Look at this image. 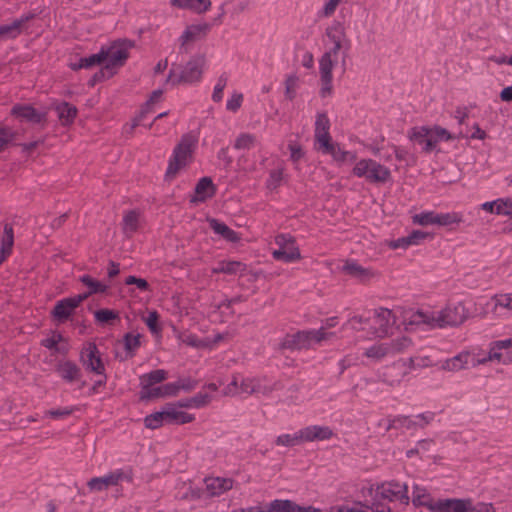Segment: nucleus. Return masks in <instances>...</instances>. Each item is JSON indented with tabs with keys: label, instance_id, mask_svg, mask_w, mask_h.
<instances>
[{
	"label": "nucleus",
	"instance_id": "obj_1",
	"mask_svg": "<svg viewBox=\"0 0 512 512\" xmlns=\"http://www.w3.org/2000/svg\"><path fill=\"white\" fill-rule=\"evenodd\" d=\"M468 318V311L461 302L448 304L443 309H418L405 313L403 324L406 330L436 329L462 324Z\"/></svg>",
	"mask_w": 512,
	"mask_h": 512
},
{
	"label": "nucleus",
	"instance_id": "obj_2",
	"mask_svg": "<svg viewBox=\"0 0 512 512\" xmlns=\"http://www.w3.org/2000/svg\"><path fill=\"white\" fill-rule=\"evenodd\" d=\"M279 389V383L263 377H248L240 373L232 376L231 382L224 388L223 395L235 397L240 395L270 396Z\"/></svg>",
	"mask_w": 512,
	"mask_h": 512
},
{
	"label": "nucleus",
	"instance_id": "obj_3",
	"mask_svg": "<svg viewBox=\"0 0 512 512\" xmlns=\"http://www.w3.org/2000/svg\"><path fill=\"white\" fill-rule=\"evenodd\" d=\"M413 341L402 335L394 339L378 341L367 347L363 355L373 363H379L388 357H393L410 349Z\"/></svg>",
	"mask_w": 512,
	"mask_h": 512
},
{
	"label": "nucleus",
	"instance_id": "obj_4",
	"mask_svg": "<svg viewBox=\"0 0 512 512\" xmlns=\"http://www.w3.org/2000/svg\"><path fill=\"white\" fill-rule=\"evenodd\" d=\"M196 144L197 139L191 133H186L181 137L169 161L165 174L166 178H173L182 167H185L192 160Z\"/></svg>",
	"mask_w": 512,
	"mask_h": 512
},
{
	"label": "nucleus",
	"instance_id": "obj_5",
	"mask_svg": "<svg viewBox=\"0 0 512 512\" xmlns=\"http://www.w3.org/2000/svg\"><path fill=\"white\" fill-rule=\"evenodd\" d=\"M335 336L332 332H326L325 328L318 330L301 331L296 334L287 336L284 345L290 349H308L316 344L329 341Z\"/></svg>",
	"mask_w": 512,
	"mask_h": 512
},
{
	"label": "nucleus",
	"instance_id": "obj_6",
	"mask_svg": "<svg viewBox=\"0 0 512 512\" xmlns=\"http://www.w3.org/2000/svg\"><path fill=\"white\" fill-rule=\"evenodd\" d=\"M205 64V55L196 54L186 63L179 75H175L173 70H171L166 82H170L173 85H178L181 83L191 84L198 82L202 78Z\"/></svg>",
	"mask_w": 512,
	"mask_h": 512
},
{
	"label": "nucleus",
	"instance_id": "obj_7",
	"mask_svg": "<svg viewBox=\"0 0 512 512\" xmlns=\"http://www.w3.org/2000/svg\"><path fill=\"white\" fill-rule=\"evenodd\" d=\"M409 374L410 369L405 358H399L390 365L382 367L377 373V379L390 388H397Z\"/></svg>",
	"mask_w": 512,
	"mask_h": 512
},
{
	"label": "nucleus",
	"instance_id": "obj_8",
	"mask_svg": "<svg viewBox=\"0 0 512 512\" xmlns=\"http://www.w3.org/2000/svg\"><path fill=\"white\" fill-rule=\"evenodd\" d=\"M353 173L358 177H365L371 183H386L391 178L390 170L372 159L357 162Z\"/></svg>",
	"mask_w": 512,
	"mask_h": 512
},
{
	"label": "nucleus",
	"instance_id": "obj_9",
	"mask_svg": "<svg viewBox=\"0 0 512 512\" xmlns=\"http://www.w3.org/2000/svg\"><path fill=\"white\" fill-rule=\"evenodd\" d=\"M134 47V42L127 39H119L107 47H101L106 54V68L116 71L122 67L129 57V50Z\"/></svg>",
	"mask_w": 512,
	"mask_h": 512
},
{
	"label": "nucleus",
	"instance_id": "obj_10",
	"mask_svg": "<svg viewBox=\"0 0 512 512\" xmlns=\"http://www.w3.org/2000/svg\"><path fill=\"white\" fill-rule=\"evenodd\" d=\"M396 323L395 315L389 309L381 308L376 311L374 317L370 319L369 335L377 338H386L393 336V327Z\"/></svg>",
	"mask_w": 512,
	"mask_h": 512
},
{
	"label": "nucleus",
	"instance_id": "obj_11",
	"mask_svg": "<svg viewBox=\"0 0 512 512\" xmlns=\"http://www.w3.org/2000/svg\"><path fill=\"white\" fill-rule=\"evenodd\" d=\"M131 482L132 475L129 471H124L122 469H118L101 477L91 478L87 482V487L89 492L98 493L106 491L108 488L112 486H117L121 482Z\"/></svg>",
	"mask_w": 512,
	"mask_h": 512
},
{
	"label": "nucleus",
	"instance_id": "obj_12",
	"mask_svg": "<svg viewBox=\"0 0 512 512\" xmlns=\"http://www.w3.org/2000/svg\"><path fill=\"white\" fill-rule=\"evenodd\" d=\"M435 236V232L426 227L412 229L407 235L388 242L391 249L406 250L412 246L421 245L427 241H431Z\"/></svg>",
	"mask_w": 512,
	"mask_h": 512
},
{
	"label": "nucleus",
	"instance_id": "obj_13",
	"mask_svg": "<svg viewBox=\"0 0 512 512\" xmlns=\"http://www.w3.org/2000/svg\"><path fill=\"white\" fill-rule=\"evenodd\" d=\"M275 241L278 248L272 252L274 259L286 263L295 262L301 259L300 250L293 237L281 234L276 237Z\"/></svg>",
	"mask_w": 512,
	"mask_h": 512
},
{
	"label": "nucleus",
	"instance_id": "obj_14",
	"mask_svg": "<svg viewBox=\"0 0 512 512\" xmlns=\"http://www.w3.org/2000/svg\"><path fill=\"white\" fill-rule=\"evenodd\" d=\"M465 221L467 219L459 212L436 214L429 211L415 214L412 217L413 224H458Z\"/></svg>",
	"mask_w": 512,
	"mask_h": 512
},
{
	"label": "nucleus",
	"instance_id": "obj_15",
	"mask_svg": "<svg viewBox=\"0 0 512 512\" xmlns=\"http://www.w3.org/2000/svg\"><path fill=\"white\" fill-rule=\"evenodd\" d=\"M81 362L83 366L98 375H104L105 365L101 353L94 343H87L81 351Z\"/></svg>",
	"mask_w": 512,
	"mask_h": 512
},
{
	"label": "nucleus",
	"instance_id": "obj_16",
	"mask_svg": "<svg viewBox=\"0 0 512 512\" xmlns=\"http://www.w3.org/2000/svg\"><path fill=\"white\" fill-rule=\"evenodd\" d=\"M377 491L383 499L399 501L403 504H408L409 502L408 487L404 483L394 480L384 482L377 488Z\"/></svg>",
	"mask_w": 512,
	"mask_h": 512
},
{
	"label": "nucleus",
	"instance_id": "obj_17",
	"mask_svg": "<svg viewBox=\"0 0 512 512\" xmlns=\"http://www.w3.org/2000/svg\"><path fill=\"white\" fill-rule=\"evenodd\" d=\"M211 26L208 23L194 24L186 28L183 34L180 36V53L188 54L190 50V44L205 37L209 32Z\"/></svg>",
	"mask_w": 512,
	"mask_h": 512
},
{
	"label": "nucleus",
	"instance_id": "obj_18",
	"mask_svg": "<svg viewBox=\"0 0 512 512\" xmlns=\"http://www.w3.org/2000/svg\"><path fill=\"white\" fill-rule=\"evenodd\" d=\"M488 359H495L497 363L504 365L512 364V337L491 342Z\"/></svg>",
	"mask_w": 512,
	"mask_h": 512
},
{
	"label": "nucleus",
	"instance_id": "obj_19",
	"mask_svg": "<svg viewBox=\"0 0 512 512\" xmlns=\"http://www.w3.org/2000/svg\"><path fill=\"white\" fill-rule=\"evenodd\" d=\"M342 272L361 283H368L379 276L378 272L370 267H364L353 260H346Z\"/></svg>",
	"mask_w": 512,
	"mask_h": 512
},
{
	"label": "nucleus",
	"instance_id": "obj_20",
	"mask_svg": "<svg viewBox=\"0 0 512 512\" xmlns=\"http://www.w3.org/2000/svg\"><path fill=\"white\" fill-rule=\"evenodd\" d=\"M335 62L329 58V53H324L319 60V72L321 89L320 96L325 98L332 92V70Z\"/></svg>",
	"mask_w": 512,
	"mask_h": 512
},
{
	"label": "nucleus",
	"instance_id": "obj_21",
	"mask_svg": "<svg viewBox=\"0 0 512 512\" xmlns=\"http://www.w3.org/2000/svg\"><path fill=\"white\" fill-rule=\"evenodd\" d=\"M88 298V294H79L58 301L52 311V315L58 320H66L73 311Z\"/></svg>",
	"mask_w": 512,
	"mask_h": 512
},
{
	"label": "nucleus",
	"instance_id": "obj_22",
	"mask_svg": "<svg viewBox=\"0 0 512 512\" xmlns=\"http://www.w3.org/2000/svg\"><path fill=\"white\" fill-rule=\"evenodd\" d=\"M302 442H314L329 440L334 436L333 430L329 426L309 425L300 429Z\"/></svg>",
	"mask_w": 512,
	"mask_h": 512
},
{
	"label": "nucleus",
	"instance_id": "obj_23",
	"mask_svg": "<svg viewBox=\"0 0 512 512\" xmlns=\"http://www.w3.org/2000/svg\"><path fill=\"white\" fill-rule=\"evenodd\" d=\"M166 423L182 425L194 421L195 416L179 408L175 403H168L163 407Z\"/></svg>",
	"mask_w": 512,
	"mask_h": 512
},
{
	"label": "nucleus",
	"instance_id": "obj_24",
	"mask_svg": "<svg viewBox=\"0 0 512 512\" xmlns=\"http://www.w3.org/2000/svg\"><path fill=\"white\" fill-rule=\"evenodd\" d=\"M470 507V499H443L437 500L432 512H467Z\"/></svg>",
	"mask_w": 512,
	"mask_h": 512
},
{
	"label": "nucleus",
	"instance_id": "obj_25",
	"mask_svg": "<svg viewBox=\"0 0 512 512\" xmlns=\"http://www.w3.org/2000/svg\"><path fill=\"white\" fill-rule=\"evenodd\" d=\"M12 114L32 123H45L47 120L46 112H39L30 105H16Z\"/></svg>",
	"mask_w": 512,
	"mask_h": 512
},
{
	"label": "nucleus",
	"instance_id": "obj_26",
	"mask_svg": "<svg viewBox=\"0 0 512 512\" xmlns=\"http://www.w3.org/2000/svg\"><path fill=\"white\" fill-rule=\"evenodd\" d=\"M231 478L208 477L205 479V489L210 496H219L233 487Z\"/></svg>",
	"mask_w": 512,
	"mask_h": 512
},
{
	"label": "nucleus",
	"instance_id": "obj_27",
	"mask_svg": "<svg viewBox=\"0 0 512 512\" xmlns=\"http://www.w3.org/2000/svg\"><path fill=\"white\" fill-rule=\"evenodd\" d=\"M247 272V265L243 262L236 260H222L212 268V273H223L227 275L244 276Z\"/></svg>",
	"mask_w": 512,
	"mask_h": 512
},
{
	"label": "nucleus",
	"instance_id": "obj_28",
	"mask_svg": "<svg viewBox=\"0 0 512 512\" xmlns=\"http://www.w3.org/2000/svg\"><path fill=\"white\" fill-rule=\"evenodd\" d=\"M34 18V14H26L21 16L19 19L14 20L10 24L0 26V38L2 39H13L16 38L20 33L22 26L29 20Z\"/></svg>",
	"mask_w": 512,
	"mask_h": 512
},
{
	"label": "nucleus",
	"instance_id": "obj_29",
	"mask_svg": "<svg viewBox=\"0 0 512 512\" xmlns=\"http://www.w3.org/2000/svg\"><path fill=\"white\" fill-rule=\"evenodd\" d=\"M195 194L191 197V202H203L212 197L215 192V187L210 177L201 178L195 186Z\"/></svg>",
	"mask_w": 512,
	"mask_h": 512
},
{
	"label": "nucleus",
	"instance_id": "obj_30",
	"mask_svg": "<svg viewBox=\"0 0 512 512\" xmlns=\"http://www.w3.org/2000/svg\"><path fill=\"white\" fill-rule=\"evenodd\" d=\"M471 359L469 352H461L452 358H448L441 363L440 368L448 372H458L467 367Z\"/></svg>",
	"mask_w": 512,
	"mask_h": 512
},
{
	"label": "nucleus",
	"instance_id": "obj_31",
	"mask_svg": "<svg viewBox=\"0 0 512 512\" xmlns=\"http://www.w3.org/2000/svg\"><path fill=\"white\" fill-rule=\"evenodd\" d=\"M41 344L47 349L53 350L55 353L59 354H66L69 350L66 339L57 332H52L41 341Z\"/></svg>",
	"mask_w": 512,
	"mask_h": 512
},
{
	"label": "nucleus",
	"instance_id": "obj_32",
	"mask_svg": "<svg viewBox=\"0 0 512 512\" xmlns=\"http://www.w3.org/2000/svg\"><path fill=\"white\" fill-rule=\"evenodd\" d=\"M172 6L189 9L197 14L206 12L211 7L210 0H170Z\"/></svg>",
	"mask_w": 512,
	"mask_h": 512
},
{
	"label": "nucleus",
	"instance_id": "obj_33",
	"mask_svg": "<svg viewBox=\"0 0 512 512\" xmlns=\"http://www.w3.org/2000/svg\"><path fill=\"white\" fill-rule=\"evenodd\" d=\"M56 371L63 380L70 383L78 380L81 374L79 367L71 361L60 362L56 367Z\"/></svg>",
	"mask_w": 512,
	"mask_h": 512
},
{
	"label": "nucleus",
	"instance_id": "obj_34",
	"mask_svg": "<svg viewBox=\"0 0 512 512\" xmlns=\"http://www.w3.org/2000/svg\"><path fill=\"white\" fill-rule=\"evenodd\" d=\"M436 501L437 500H434L425 488L419 487L418 485L413 487L412 502L415 506H424L432 512V507H435Z\"/></svg>",
	"mask_w": 512,
	"mask_h": 512
},
{
	"label": "nucleus",
	"instance_id": "obj_35",
	"mask_svg": "<svg viewBox=\"0 0 512 512\" xmlns=\"http://www.w3.org/2000/svg\"><path fill=\"white\" fill-rule=\"evenodd\" d=\"M14 244V232L11 226H5L0 240V265L11 254Z\"/></svg>",
	"mask_w": 512,
	"mask_h": 512
},
{
	"label": "nucleus",
	"instance_id": "obj_36",
	"mask_svg": "<svg viewBox=\"0 0 512 512\" xmlns=\"http://www.w3.org/2000/svg\"><path fill=\"white\" fill-rule=\"evenodd\" d=\"M269 512H300L301 506L289 499H276L268 504Z\"/></svg>",
	"mask_w": 512,
	"mask_h": 512
},
{
	"label": "nucleus",
	"instance_id": "obj_37",
	"mask_svg": "<svg viewBox=\"0 0 512 512\" xmlns=\"http://www.w3.org/2000/svg\"><path fill=\"white\" fill-rule=\"evenodd\" d=\"M55 110L63 125L72 123L77 115V108L68 102H62L56 105Z\"/></svg>",
	"mask_w": 512,
	"mask_h": 512
},
{
	"label": "nucleus",
	"instance_id": "obj_38",
	"mask_svg": "<svg viewBox=\"0 0 512 512\" xmlns=\"http://www.w3.org/2000/svg\"><path fill=\"white\" fill-rule=\"evenodd\" d=\"M167 376V371L163 369L154 370L140 377V385L153 386L166 380Z\"/></svg>",
	"mask_w": 512,
	"mask_h": 512
},
{
	"label": "nucleus",
	"instance_id": "obj_39",
	"mask_svg": "<svg viewBox=\"0 0 512 512\" xmlns=\"http://www.w3.org/2000/svg\"><path fill=\"white\" fill-rule=\"evenodd\" d=\"M275 444L281 447H293L303 444L302 437L300 436V430L293 434H281L276 437Z\"/></svg>",
	"mask_w": 512,
	"mask_h": 512
},
{
	"label": "nucleus",
	"instance_id": "obj_40",
	"mask_svg": "<svg viewBox=\"0 0 512 512\" xmlns=\"http://www.w3.org/2000/svg\"><path fill=\"white\" fill-rule=\"evenodd\" d=\"M410 372L415 369H423L433 366V361L428 355H415L409 358H405Z\"/></svg>",
	"mask_w": 512,
	"mask_h": 512
},
{
	"label": "nucleus",
	"instance_id": "obj_41",
	"mask_svg": "<svg viewBox=\"0 0 512 512\" xmlns=\"http://www.w3.org/2000/svg\"><path fill=\"white\" fill-rule=\"evenodd\" d=\"M80 281L89 288V291L86 293L88 294V297L91 294L95 293H104L108 289V285L103 284L100 281H97L90 277L89 275H83L80 277Z\"/></svg>",
	"mask_w": 512,
	"mask_h": 512
},
{
	"label": "nucleus",
	"instance_id": "obj_42",
	"mask_svg": "<svg viewBox=\"0 0 512 512\" xmlns=\"http://www.w3.org/2000/svg\"><path fill=\"white\" fill-rule=\"evenodd\" d=\"M144 423L149 429H157L167 424L163 408L160 411L147 415L144 419Z\"/></svg>",
	"mask_w": 512,
	"mask_h": 512
},
{
	"label": "nucleus",
	"instance_id": "obj_43",
	"mask_svg": "<svg viewBox=\"0 0 512 512\" xmlns=\"http://www.w3.org/2000/svg\"><path fill=\"white\" fill-rule=\"evenodd\" d=\"M141 345V334L137 333H127L124 336V347L125 350L130 354V356H133L135 351L140 347Z\"/></svg>",
	"mask_w": 512,
	"mask_h": 512
},
{
	"label": "nucleus",
	"instance_id": "obj_44",
	"mask_svg": "<svg viewBox=\"0 0 512 512\" xmlns=\"http://www.w3.org/2000/svg\"><path fill=\"white\" fill-rule=\"evenodd\" d=\"M142 320L147 325L151 333L159 334L161 332L162 327L159 324V314L157 311H149L147 316L143 317Z\"/></svg>",
	"mask_w": 512,
	"mask_h": 512
},
{
	"label": "nucleus",
	"instance_id": "obj_45",
	"mask_svg": "<svg viewBox=\"0 0 512 512\" xmlns=\"http://www.w3.org/2000/svg\"><path fill=\"white\" fill-rule=\"evenodd\" d=\"M347 326L353 331H367L369 334L370 319L363 318L362 316H354L348 321Z\"/></svg>",
	"mask_w": 512,
	"mask_h": 512
},
{
	"label": "nucleus",
	"instance_id": "obj_46",
	"mask_svg": "<svg viewBox=\"0 0 512 512\" xmlns=\"http://www.w3.org/2000/svg\"><path fill=\"white\" fill-rule=\"evenodd\" d=\"M431 133H432V129H430V128H427L424 126L414 127L411 129V131L409 133V138L412 141L422 145Z\"/></svg>",
	"mask_w": 512,
	"mask_h": 512
},
{
	"label": "nucleus",
	"instance_id": "obj_47",
	"mask_svg": "<svg viewBox=\"0 0 512 512\" xmlns=\"http://www.w3.org/2000/svg\"><path fill=\"white\" fill-rule=\"evenodd\" d=\"M140 399L142 400H150V399H157V398H163L162 397V391L161 387L157 386H146V385H140Z\"/></svg>",
	"mask_w": 512,
	"mask_h": 512
},
{
	"label": "nucleus",
	"instance_id": "obj_48",
	"mask_svg": "<svg viewBox=\"0 0 512 512\" xmlns=\"http://www.w3.org/2000/svg\"><path fill=\"white\" fill-rule=\"evenodd\" d=\"M214 233L229 242H237L240 237L229 226H212Z\"/></svg>",
	"mask_w": 512,
	"mask_h": 512
},
{
	"label": "nucleus",
	"instance_id": "obj_49",
	"mask_svg": "<svg viewBox=\"0 0 512 512\" xmlns=\"http://www.w3.org/2000/svg\"><path fill=\"white\" fill-rule=\"evenodd\" d=\"M315 140L319 145L318 149L322 153L331 151V149H333V145L335 144L331 142V136L329 132L315 133Z\"/></svg>",
	"mask_w": 512,
	"mask_h": 512
},
{
	"label": "nucleus",
	"instance_id": "obj_50",
	"mask_svg": "<svg viewBox=\"0 0 512 512\" xmlns=\"http://www.w3.org/2000/svg\"><path fill=\"white\" fill-rule=\"evenodd\" d=\"M177 338L181 343L191 347L200 348L206 345L204 341L190 333L179 332Z\"/></svg>",
	"mask_w": 512,
	"mask_h": 512
},
{
	"label": "nucleus",
	"instance_id": "obj_51",
	"mask_svg": "<svg viewBox=\"0 0 512 512\" xmlns=\"http://www.w3.org/2000/svg\"><path fill=\"white\" fill-rule=\"evenodd\" d=\"M329 512H391L390 509L386 510H380V511H372L368 507H363L360 505H354V506H347V505H340L331 507Z\"/></svg>",
	"mask_w": 512,
	"mask_h": 512
},
{
	"label": "nucleus",
	"instance_id": "obj_52",
	"mask_svg": "<svg viewBox=\"0 0 512 512\" xmlns=\"http://www.w3.org/2000/svg\"><path fill=\"white\" fill-rule=\"evenodd\" d=\"M76 408L74 407H64V408H56L45 411L44 416L52 419H64L70 416Z\"/></svg>",
	"mask_w": 512,
	"mask_h": 512
},
{
	"label": "nucleus",
	"instance_id": "obj_53",
	"mask_svg": "<svg viewBox=\"0 0 512 512\" xmlns=\"http://www.w3.org/2000/svg\"><path fill=\"white\" fill-rule=\"evenodd\" d=\"M495 312L498 311V309H506L508 311L512 310V292L507 294H500L495 296Z\"/></svg>",
	"mask_w": 512,
	"mask_h": 512
},
{
	"label": "nucleus",
	"instance_id": "obj_54",
	"mask_svg": "<svg viewBox=\"0 0 512 512\" xmlns=\"http://www.w3.org/2000/svg\"><path fill=\"white\" fill-rule=\"evenodd\" d=\"M298 76L295 74L289 75L285 81V97L293 100L296 96V88L298 84Z\"/></svg>",
	"mask_w": 512,
	"mask_h": 512
},
{
	"label": "nucleus",
	"instance_id": "obj_55",
	"mask_svg": "<svg viewBox=\"0 0 512 512\" xmlns=\"http://www.w3.org/2000/svg\"><path fill=\"white\" fill-rule=\"evenodd\" d=\"M105 60L106 54L104 50L100 49L98 53L82 58V65L85 66V68H91L103 63Z\"/></svg>",
	"mask_w": 512,
	"mask_h": 512
},
{
	"label": "nucleus",
	"instance_id": "obj_56",
	"mask_svg": "<svg viewBox=\"0 0 512 512\" xmlns=\"http://www.w3.org/2000/svg\"><path fill=\"white\" fill-rule=\"evenodd\" d=\"M17 133L8 127L0 128V152L16 138Z\"/></svg>",
	"mask_w": 512,
	"mask_h": 512
},
{
	"label": "nucleus",
	"instance_id": "obj_57",
	"mask_svg": "<svg viewBox=\"0 0 512 512\" xmlns=\"http://www.w3.org/2000/svg\"><path fill=\"white\" fill-rule=\"evenodd\" d=\"M116 73V71H113L111 69H107L106 68V65L101 68L99 71H97L89 80L88 84L89 86L93 87L95 86L97 83L105 80V79H109L111 78L114 74Z\"/></svg>",
	"mask_w": 512,
	"mask_h": 512
},
{
	"label": "nucleus",
	"instance_id": "obj_58",
	"mask_svg": "<svg viewBox=\"0 0 512 512\" xmlns=\"http://www.w3.org/2000/svg\"><path fill=\"white\" fill-rule=\"evenodd\" d=\"M283 171H284V168L280 167V168L272 170L270 172L269 178L267 180V188L268 189H270V190L276 189L280 185L282 178H283Z\"/></svg>",
	"mask_w": 512,
	"mask_h": 512
},
{
	"label": "nucleus",
	"instance_id": "obj_59",
	"mask_svg": "<svg viewBox=\"0 0 512 512\" xmlns=\"http://www.w3.org/2000/svg\"><path fill=\"white\" fill-rule=\"evenodd\" d=\"M325 154H330L334 160L338 162H344L350 157L351 159H355V156L352 155L348 151L342 150L338 144L333 145V149L331 151H327Z\"/></svg>",
	"mask_w": 512,
	"mask_h": 512
},
{
	"label": "nucleus",
	"instance_id": "obj_60",
	"mask_svg": "<svg viewBox=\"0 0 512 512\" xmlns=\"http://www.w3.org/2000/svg\"><path fill=\"white\" fill-rule=\"evenodd\" d=\"M255 142V136L244 133L237 137L234 147L236 149H249Z\"/></svg>",
	"mask_w": 512,
	"mask_h": 512
},
{
	"label": "nucleus",
	"instance_id": "obj_61",
	"mask_svg": "<svg viewBox=\"0 0 512 512\" xmlns=\"http://www.w3.org/2000/svg\"><path fill=\"white\" fill-rule=\"evenodd\" d=\"M330 121L326 113H318L315 122V133L329 132Z\"/></svg>",
	"mask_w": 512,
	"mask_h": 512
},
{
	"label": "nucleus",
	"instance_id": "obj_62",
	"mask_svg": "<svg viewBox=\"0 0 512 512\" xmlns=\"http://www.w3.org/2000/svg\"><path fill=\"white\" fill-rule=\"evenodd\" d=\"M212 396L205 392H199L191 397V402L194 404V408H202L210 404Z\"/></svg>",
	"mask_w": 512,
	"mask_h": 512
},
{
	"label": "nucleus",
	"instance_id": "obj_63",
	"mask_svg": "<svg viewBox=\"0 0 512 512\" xmlns=\"http://www.w3.org/2000/svg\"><path fill=\"white\" fill-rule=\"evenodd\" d=\"M327 36L333 44L342 43V39L345 37V30L340 25H336L327 29Z\"/></svg>",
	"mask_w": 512,
	"mask_h": 512
},
{
	"label": "nucleus",
	"instance_id": "obj_64",
	"mask_svg": "<svg viewBox=\"0 0 512 512\" xmlns=\"http://www.w3.org/2000/svg\"><path fill=\"white\" fill-rule=\"evenodd\" d=\"M497 215L512 216V204L510 198H499L497 209L495 210Z\"/></svg>",
	"mask_w": 512,
	"mask_h": 512
}]
</instances>
